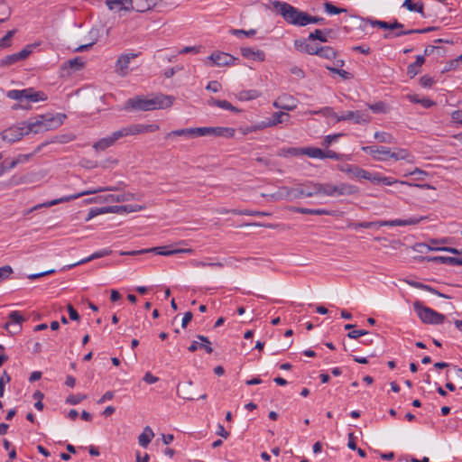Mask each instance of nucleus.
<instances>
[{"label":"nucleus","instance_id":"f257e3e1","mask_svg":"<svg viewBox=\"0 0 462 462\" xmlns=\"http://www.w3.org/2000/svg\"><path fill=\"white\" fill-rule=\"evenodd\" d=\"M65 117V115L60 114L56 116L51 114L39 115L33 118L29 119L27 122H23L22 124L23 126H13L4 130L1 133V137L4 141L8 143H14L31 132L38 134L41 132L56 129L62 125L63 118Z\"/></svg>","mask_w":462,"mask_h":462},{"label":"nucleus","instance_id":"f03ea898","mask_svg":"<svg viewBox=\"0 0 462 462\" xmlns=\"http://www.w3.org/2000/svg\"><path fill=\"white\" fill-rule=\"evenodd\" d=\"M273 8L282 16L284 21L294 26L303 27L307 25L308 13L281 1H273Z\"/></svg>","mask_w":462,"mask_h":462},{"label":"nucleus","instance_id":"7ed1b4c3","mask_svg":"<svg viewBox=\"0 0 462 462\" xmlns=\"http://www.w3.org/2000/svg\"><path fill=\"white\" fill-rule=\"evenodd\" d=\"M427 217H411L407 219H393V220H378L371 222H358V223H348V227L355 229L358 227L371 228V227H382V226H415L426 219Z\"/></svg>","mask_w":462,"mask_h":462},{"label":"nucleus","instance_id":"20e7f679","mask_svg":"<svg viewBox=\"0 0 462 462\" xmlns=\"http://www.w3.org/2000/svg\"><path fill=\"white\" fill-rule=\"evenodd\" d=\"M413 308L423 323L441 324L445 320V316L434 310L428 308L422 302L417 300L413 303Z\"/></svg>","mask_w":462,"mask_h":462},{"label":"nucleus","instance_id":"39448f33","mask_svg":"<svg viewBox=\"0 0 462 462\" xmlns=\"http://www.w3.org/2000/svg\"><path fill=\"white\" fill-rule=\"evenodd\" d=\"M7 97L11 99L19 100L23 102V100L29 102H37L39 100H46L47 96L45 93L42 91H34L33 88H26L22 90H10L7 92Z\"/></svg>","mask_w":462,"mask_h":462},{"label":"nucleus","instance_id":"423d86ee","mask_svg":"<svg viewBox=\"0 0 462 462\" xmlns=\"http://www.w3.org/2000/svg\"><path fill=\"white\" fill-rule=\"evenodd\" d=\"M174 102L172 96L155 94L146 97V111L155 109H165L171 107Z\"/></svg>","mask_w":462,"mask_h":462},{"label":"nucleus","instance_id":"0eeeda50","mask_svg":"<svg viewBox=\"0 0 462 462\" xmlns=\"http://www.w3.org/2000/svg\"><path fill=\"white\" fill-rule=\"evenodd\" d=\"M196 132L199 136H207V135H214V136H223L226 138H231L235 135V129L231 127H197Z\"/></svg>","mask_w":462,"mask_h":462},{"label":"nucleus","instance_id":"6e6552de","mask_svg":"<svg viewBox=\"0 0 462 462\" xmlns=\"http://www.w3.org/2000/svg\"><path fill=\"white\" fill-rule=\"evenodd\" d=\"M367 180L374 184H383L386 186H391L394 183L400 182L401 184L415 186V187H418L420 189H434L430 184H411L407 181H398L397 180L390 178V177H383L379 174H372L371 172H369V179H367Z\"/></svg>","mask_w":462,"mask_h":462},{"label":"nucleus","instance_id":"1a4fd4ad","mask_svg":"<svg viewBox=\"0 0 462 462\" xmlns=\"http://www.w3.org/2000/svg\"><path fill=\"white\" fill-rule=\"evenodd\" d=\"M140 54L141 53H126L120 55L115 65V72L120 77H125L129 73V64L131 60Z\"/></svg>","mask_w":462,"mask_h":462},{"label":"nucleus","instance_id":"9d476101","mask_svg":"<svg viewBox=\"0 0 462 462\" xmlns=\"http://www.w3.org/2000/svg\"><path fill=\"white\" fill-rule=\"evenodd\" d=\"M11 322H6L4 328L10 334L18 333L22 329L21 324L25 321V318L20 313V311L14 310L9 314Z\"/></svg>","mask_w":462,"mask_h":462},{"label":"nucleus","instance_id":"9b49d317","mask_svg":"<svg viewBox=\"0 0 462 462\" xmlns=\"http://www.w3.org/2000/svg\"><path fill=\"white\" fill-rule=\"evenodd\" d=\"M32 53V45H27L24 49L17 53L7 55L0 61L1 67H7L13 65L18 61L23 60L28 58Z\"/></svg>","mask_w":462,"mask_h":462},{"label":"nucleus","instance_id":"f8f14e48","mask_svg":"<svg viewBox=\"0 0 462 462\" xmlns=\"http://www.w3.org/2000/svg\"><path fill=\"white\" fill-rule=\"evenodd\" d=\"M371 120V116L363 111H347L340 116L337 121H354L356 124H367Z\"/></svg>","mask_w":462,"mask_h":462},{"label":"nucleus","instance_id":"ddd939ff","mask_svg":"<svg viewBox=\"0 0 462 462\" xmlns=\"http://www.w3.org/2000/svg\"><path fill=\"white\" fill-rule=\"evenodd\" d=\"M144 127L142 125H132L126 127H124L118 131H116L110 135V139L113 143H116L118 139L128 136V135H134L137 134H140L143 131Z\"/></svg>","mask_w":462,"mask_h":462},{"label":"nucleus","instance_id":"4468645a","mask_svg":"<svg viewBox=\"0 0 462 462\" xmlns=\"http://www.w3.org/2000/svg\"><path fill=\"white\" fill-rule=\"evenodd\" d=\"M214 65L218 67L221 66H231L237 60L232 55L222 52V51H215L208 58Z\"/></svg>","mask_w":462,"mask_h":462},{"label":"nucleus","instance_id":"2eb2a0df","mask_svg":"<svg viewBox=\"0 0 462 462\" xmlns=\"http://www.w3.org/2000/svg\"><path fill=\"white\" fill-rule=\"evenodd\" d=\"M362 150L373 156L376 161H386L389 159L390 148L384 146H363Z\"/></svg>","mask_w":462,"mask_h":462},{"label":"nucleus","instance_id":"dca6fc26","mask_svg":"<svg viewBox=\"0 0 462 462\" xmlns=\"http://www.w3.org/2000/svg\"><path fill=\"white\" fill-rule=\"evenodd\" d=\"M102 190H104V189H95V190H87V191L80 192L79 194H75V195H71V196H68V197H63V198H60V199H53L51 201L37 205L33 208H32V210H34V209H37V208H43V207H45V208L51 207V206H54V205H57L59 203H62V202H68V201L76 199H78L79 197H82V196H85V195H88V194H94V193H97V191H102Z\"/></svg>","mask_w":462,"mask_h":462},{"label":"nucleus","instance_id":"f3484780","mask_svg":"<svg viewBox=\"0 0 462 462\" xmlns=\"http://www.w3.org/2000/svg\"><path fill=\"white\" fill-rule=\"evenodd\" d=\"M152 253L158 255L169 256L177 254L180 253H192V249H173L171 245L157 246L152 248H146V254Z\"/></svg>","mask_w":462,"mask_h":462},{"label":"nucleus","instance_id":"a211bd4d","mask_svg":"<svg viewBox=\"0 0 462 462\" xmlns=\"http://www.w3.org/2000/svg\"><path fill=\"white\" fill-rule=\"evenodd\" d=\"M273 106L279 109L291 111L296 108V101L290 95H282L279 97L274 102Z\"/></svg>","mask_w":462,"mask_h":462},{"label":"nucleus","instance_id":"6ab92c4d","mask_svg":"<svg viewBox=\"0 0 462 462\" xmlns=\"http://www.w3.org/2000/svg\"><path fill=\"white\" fill-rule=\"evenodd\" d=\"M125 210L126 208L125 206H108L101 208L91 209L88 214L86 221H89L94 217L102 213H122Z\"/></svg>","mask_w":462,"mask_h":462},{"label":"nucleus","instance_id":"aec40b11","mask_svg":"<svg viewBox=\"0 0 462 462\" xmlns=\"http://www.w3.org/2000/svg\"><path fill=\"white\" fill-rule=\"evenodd\" d=\"M125 111H144V97L137 96L134 98H129L124 105Z\"/></svg>","mask_w":462,"mask_h":462},{"label":"nucleus","instance_id":"412c9836","mask_svg":"<svg viewBox=\"0 0 462 462\" xmlns=\"http://www.w3.org/2000/svg\"><path fill=\"white\" fill-rule=\"evenodd\" d=\"M168 6L176 7L177 5L168 3L165 0H146V13L148 11L163 12Z\"/></svg>","mask_w":462,"mask_h":462},{"label":"nucleus","instance_id":"4be33fe9","mask_svg":"<svg viewBox=\"0 0 462 462\" xmlns=\"http://www.w3.org/2000/svg\"><path fill=\"white\" fill-rule=\"evenodd\" d=\"M358 192H359V189H358V187H356L355 185L345 183V182H340V183L337 184L336 197L352 196V195L357 194Z\"/></svg>","mask_w":462,"mask_h":462},{"label":"nucleus","instance_id":"5701e85b","mask_svg":"<svg viewBox=\"0 0 462 462\" xmlns=\"http://www.w3.org/2000/svg\"><path fill=\"white\" fill-rule=\"evenodd\" d=\"M282 199L293 200L302 198V191L300 187L291 188L282 186L281 187Z\"/></svg>","mask_w":462,"mask_h":462},{"label":"nucleus","instance_id":"b1692460","mask_svg":"<svg viewBox=\"0 0 462 462\" xmlns=\"http://www.w3.org/2000/svg\"><path fill=\"white\" fill-rule=\"evenodd\" d=\"M241 54L244 58L251 59L254 60L263 61L265 59V54L263 51H254V49L249 47L241 48Z\"/></svg>","mask_w":462,"mask_h":462},{"label":"nucleus","instance_id":"393cba45","mask_svg":"<svg viewBox=\"0 0 462 462\" xmlns=\"http://www.w3.org/2000/svg\"><path fill=\"white\" fill-rule=\"evenodd\" d=\"M106 5L112 10L120 7L119 10L130 11L134 10L133 0H106Z\"/></svg>","mask_w":462,"mask_h":462},{"label":"nucleus","instance_id":"a878e982","mask_svg":"<svg viewBox=\"0 0 462 462\" xmlns=\"http://www.w3.org/2000/svg\"><path fill=\"white\" fill-rule=\"evenodd\" d=\"M294 46L298 51L310 55H315V52H317V47L309 43L307 39L295 40Z\"/></svg>","mask_w":462,"mask_h":462},{"label":"nucleus","instance_id":"bb28decb","mask_svg":"<svg viewBox=\"0 0 462 462\" xmlns=\"http://www.w3.org/2000/svg\"><path fill=\"white\" fill-rule=\"evenodd\" d=\"M177 393L180 397L185 400H194L195 394L192 393V382L189 381L187 383L178 386Z\"/></svg>","mask_w":462,"mask_h":462},{"label":"nucleus","instance_id":"cd10ccee","mask_svg":"<svg viewBox=\"0 0 462 462\" xmlns=\"http://www.w3.org/2000/svg\"><path fill=\"white\" fill-rule=\"evenodd\" d=\"M344 171L347 172L348 174H350L351 176H353L358 180L369 179V171H367L360 167H357V166L349 165L344 170Z\"/></svg>","mask_w":462,"mask_h":462},{"label":"nucleus","instance_id":"c85d7f7f","mask_svg":"<svg viewBox=\"0 0 462 462\" xmlns=\"http://www.w3.org/2000/svg\"><path fill=\"white\" fill-rule=\"evenodd\" d=\"M290 115L285 112H276L273 115V119L263 125V127L274 126L278 124L288 123Z\"/></svg>","mask_w":462,"mask_h":462},{"label":"nucleus","instance_id":"c756f323","mask_svg":"<svg viewBox=\"0 0 462 462\" xmlns=\"http://www.w3.org/2000/svg\"><path fill=\"white\" fill-rule=\"evenodd\" d=\"M299 187L302 191V197L311 198L315 195H319V190L318 189L319 183L310 182Z\"/></svg>","mask_w":462,"mask_h":462},{"label":"nucleus","instance_id":"7c9ffc66","mask_svg":"<svg viewBox=\"0 0 462 462\" xmlns=\"http://www.w3.org/2000/svg\"><path fill=\"white\" fill-rule=\"evenodd\" d=\"M111 253L110 250H107V249H104L102 251H99V252H96L94 254H92L90 256L85 258V259H82L77 263H71L69 265L67 266V269H70L74 266H77V265H79V264H83L85 263H88L89 261H92L94 259H97V258H100V257H104V256H106L108 255L109 254Z\"/></svg>","mask_w":462,"mask_h":462},{"label":"nucleus","instance_id":"2f4dec72","mask_svg":"<svg viewBox=\"0 0 462 462\" xmlns=\"http://www.w3.org/2000/svg\"><path fill=\"white\" fill-rule=\"evenodd\" d=\"M389 158H393L395 161L405 160L408 162H411L413 157L408 150L400 148L397 149L395 152H392L390 150Z\"/></svg>","mask_w":462,"mask_h":462},{"label":"nucleus","instance_id":"473e14b6","mask_svg":"<svg viewBox=\"0 0 462 462\" xmlns=\"http://www.w3.org/2000/svg\"><path fill=\"white\" fill-rule=\"evenodd\" d=\"M208 103L209 106H216L220 108L229 110L232 112H236V113L240 112V110L237 107L232 106V104L226 100H218V99H215V98L211 97Z\"/></svg>","mask_w":462,"mask_h":462},{"label":"nucleus","instance_id":"72a5a7b5","mask_svg":"<svg viewBox=\"0 0 462 462\" xmlns=\"http://www.w3.org/2000/svg\"><path fill=\"white\" fill-rule=\"evenodd\" d=\"M316 51L317 52H315V55L324 59L331 60L337 56L336 51L330 46L317 47Z\"/></svg>","mask_w":462,"mask_h":462},{"label":"nucleus","instance_id":"f704fd0d","mask_svg":"<svg viewBox=\"0 0 462 462\" xmlns=\"http://www.w3.org/2000/svg\"><path fill=\"white\" fill-rule=\"evenodd\" d=\"M318 189L319 190V194L328 197H336L337 195V185L331 183H319Z\"/></svg>","mask_w":462,"mask_h":462},{"label":"nucleus","instance_id":"c9c22d12","mask_svg":"<svg viewBox=\"0 0 462 462\" xmlns=\"http://www.w3.org/2000/svg\"><path fill=\"white\" fill-rule=\"evenodd\" d=\"M89 36H90L91 42L89 43L79 46L78 48L75 49V51L82 52V51L89 50L97 41L98 30L97 29H92L89 32Z\"/></svg>","mask_w":462,"mask_h":462},{"label":"nucleus","instance_id":"e433bc0d","mask_svg":"<svg viewBox=\"0 0 462 462\" xmlns=\"http://www.w3.org/2000/svg\"><path fill=\"white\" fill-rule=\"evenodd\" d=\"M430 261L441 263H449L453 265H462V259L448 257V256H435L429 259Z\"/></svg>","mask_w":462,"mask_h":462},{"label":"nucleus","instance_id":"4c0bfd02","mask_svg":"<svg viewBox=\"0 0 462 462\" xmlns=\"http://www.w3.org/2000/svg\"><path fill=\"white\" fill-rule=\"evenodd\" d=\"M189 136V137H198L196 128H184V129H179L171 131L167 134V136Z\"/></svg>","mask_w":462,"mask_h":462},{"label":"nucleus","instance_id":"58836bf2","mask_svg":"<svg viewBox=\"0 0 462 462\" xmlns=\"http://www.w3.org/2000/svg\"><path fill=\"white\" fill-rule=\"evenodd\" d=\"M408 284H410L411 286L414 287V288H418V289H421V290H425V291H428L430 292H432L434 294H437L439 295V297H442V298H448L447 295L441 293V292H439L437 290H435L434 288L429 286V285H426V284H423L421 282H407Z\"/></svg>","mask_w":462,"mask_h":462},{"label":"nucleus","instance_id":"ea45409f","mask_svg":"<svg viewBox=\"0 0 462 462\" xmlns=\"http://www.w3.org/2000/svg\"><path fill=\"white\" fill-rule=\"evenodd\" d=\"M84 67V62L79 57H76L72 60L66 61L63 65V69L69 68L75 71L81 69Z\"/></svg>","mask_w":462,"mask_h":462},{"label":"nucleus","instance_id":"a19ab883","mask_svg":"<svg viewBox=\"0 0 462 462\" xmlns=\"http://www.w3.org/2000/svg\"><path fill=\"white\" fill-rule=\"evenodd\" d=\"M435 30H436L435 27H427L424 29H411V30H407V31H399V32H395L394 36L400 37L402 35H409V34H413V33H427V32H432Z\"/></svg>","mask_w":462,"mask_h":462},{"label":"nucleus","instance_id":"79ce46f5","mask_svg":"<svg viewBox=\"0 0 462 462\" xmlns=\"http://www.w3.org/2000/svg\"><path fill=\"white\" fill-rule=\"evenodd\" d=\"M280 156H300L303 155V148H297V147H290L287 149H282L279 152Z\"/></svg>","mask_w":462,"mask_h":462},{"label":"nucleus","instance_id":"37998d69","mask_svg":"<svg viewBox=\"0 0 462 462\" xmlns=\"http://www.w3.org/2000/svg\"><path fill=\"white\" fill-rule=\"evenodd\" d=\"M232 214L235 215H244V216H271L272 214L269 212L264 211H254V210H239V209H233L231 210Z\"/></svg>","mask_w":462,"mask_h":462},{"label":"nucleus","instance_id":"c03bdc74","mask_svg":"<svg viewBox=\"0 0 462 462\" xmlns=\"http://www.w3.org/2000/svg\"><path fill=\"white\" fill-rule=\"evenodd\" d=\"M322 152L320 148L317 147H306L303 148V155H308L310 158H319L322 159Z\"/></svg>","mask_w":462,"mask_h":462},{"label":"nucleus","instance_id":"a18cd8bd","mask_svg":"<svg viewBox=\"0 0 462 462\" xmlns=\"http://www.w3.org/2000/svg\"><path fill=\"white\" fill-rule=\"evenodd\" d=\"M374 138L378 140L380 143H393L394 138L393 136L385 132H376L374 134Z\"/></svg>","mask_w":462,"mask_h":462},{"label":"nucleus","instance_id":"49530a36","mask_svg":"<svg viewBox=\"0 0 462 462\" xmlns=\"http://www.w3.org/2000/svg\"><path fill=\"white\" fill-rule=\"evenodd\" d=\"M113 144L114 143H112L110 137L108 136V137L103 138V139L97 141V143H95L93 145V148L96 151H104Z\"/></svg>","mask_w":462,"mask_h":462},{"label":"nucleus","instance_id":"de8ad7c7","mask_svg":"<svg viewBox=\"0 0 462 462\" xmlns=\"http://www.w3.org/2000/svg\"><path fill=\"white\" fill-rule=\"evenodd\" d=\"M260 96V93L257 90H243L238 94V98L240 100H251L257 98Z\"/></svg>","mask_w":462,"mask_h":462},{"label":"nucleus","instance_id":"09e8293b","mask_svg":"<svg viewBox=\"0 0 462 462\" xmlns=\"http://www.w3.org/2000/svg\"><path fill=\"white\" fill-rule=\"evenodd\" d=\"M324 9L330 14H339L342 13H346L347 10L346 8H339L332 5L330 2L324 3Z\"/></svg>","mask_w":462,"mask_h":462},{"label":"nucleus","instance_id":"8fccbe9b","mask_svg":"<svg viewBox=\"0 0 462 462\" xmlns=\"http://www.w3.org/2000/svg\"><path fill=\"white\" fill-rule=\"evenodd\" d=\"M365 21L370 23L373 27H378L381 29L391 30L390 23L380 21V20H373L371 18H366Z\"/></svg>","mask_w":462,"mask_h":462},{"label":"nucleus","instance_id":"3c124183","mask_svg":"<svg viewBox=\"0 0 462 462\" xmlns=\"http://www.w3.org/2000/svg\"><path fill=\"white\" fill-rule=\"evenodd\" d=\"M308 40H311V41L319 40V41H320L322 42H328V39H327L326 35L319 29H316L314 32H310V35H309Z\"/></svg>","mask_w":462,"mask_h":462},{"label":"nucleus","instance_id":"603ef678","mask_svg":"<svg viewBox=\"0 0 462 462\" xmlns=\"http://www.w3.org/2000/svg\"><path fill=\"white\" fill-rule=\"evenodd\" d=\"M16 30H11L7 32V33L0 39V48L9 47L11 45V40Z\"/></svg>","mask_w":462,"mask_h":462},{"label":"nucleus","instance_id":"864d4df0","mask_svg":"<svg viewBox=\"0 0 462 462\" xmlns=\"http://www.w3.org/2000/svg\"><path fill=\"white\" fill-rule=\"evenodd\" d=\"M87 398L85 394H70L67 397L66 402L71 405H76Z\"/></svg>","mask_w":462,"mask_h":462},{"label":"nucleus","instance_id":"5fc2aeb1","mask_svg":"<svg viewBox=\"0 0 462 462\" xmlns=\"http://www.w3.org/2000/svg\"><path fill=\"white\" fill-rule=\"evenodd\" d=\"M198 338L202 342V344H200L199 347L205 349L207 353L211 354L213 352V348L210 346L211 343L208 340V338L207 337H204L201 335H199Z\"/></svg>","mask_w":462,"mask_h":462},{"label":"nucleus","instance_id":"6e6d98bb","mask_svg":"<svg viewBox=\"0 0 462 462\" xmlns=\"http://www.w3.org/2000/svg\"><path fill=\"white\" fill-rule=\"evenodd\" d=\"M11 381V376L8 374L6 371H4L2 376L0 377V397L4 396L5 393V385Z\"/></svg>","mask_w":462,"mask_h":462},{"label":"nucleus","instance_id":"4d7b16f0","mask_svg":"<svg viewBox=\"0 0 462 462\" xmlns=\"http://www.w3.org/2000/svg\"><path fill=\"white\" fill-rule=\"evenodd\" d=\"M319 113H320V115L324 116L326 117H332V118H334L336 120V122H338L337 118L340 117V116H338L337 113H335L333 111V109L331 107H328V106L324 107V108L319 110Z\"/></svg>","mask_w":462,"mask_h":462},{"label":"nucleus","instance_id":"13d9d810","mask_svg":"<svg viewBox=\"0 0 462 462\" xmlns=\"http://www.w3.org/2000/svg\"><path fill=\"white\" fill-rule=\"evenodd\" d=\"M326 68L329 71H331L333 73L338 74L344 79H352V75L349 72H347V71H346L344 69H336V68H332V67H329V66H327Z\"/></svg>","mask_w":462,"mask_h":462},{"label":"nucleus","instance_id":"bf43d9fd","mask_svg":"<svg viewBox=\"0 0 462 462\" xmlns=\"http://www.w3.org/2000/svg\"><path fill=\"white\" fill-rule=\"evenodd\" d=\"M230 32L233 35L240 36V35H245L247 37H252L256 33V31L254 29H251L249 31L240 30V29H232L230 30Z\"/></svg>","mask_w":462,"mask_h":462},{"label":"nucleus","instance_id":"052dcab7","mask_svg":"<svg viewBox=\"0 0 462 462\" xmlns=\"http://www.w3.org/2000/svg\"><path fill=\"white\" fill-rule=\"evenodd\" d=\"M194 266L196 267H206V266H208V267H223L224 264L220 262H216V263H206V262H203V261H196L194 263Z\"/></svg>","mask_w":462,"mask_h":462},{"label":"nucleus","instance_id":"680f3d73","mask_svg":"<svg viewBox=\"0 0 462 462\" xmlns=\"http://www.w3.org/2000/svg\"><path fill=\"white\" fill-rule=\"evenodd\" d=\"M370 109L374 113H385V105L383 102H377L369 106Z\"/></svg>","mask_w":462,"mask_h":462},{"label":"nucleus","instance_id":"e2e57ef3","mask_svg":"<svg viewBox=\"0 0 462 462\" xmlns=\"http://www.w3.org/2000/svg\"><path fill=\"white\" fill-rule=\"evenodd\" d=\"M13 273V269L9 265H5L0 268V282L8 278Z\"/></svg>","mask_w":462,"mask_h":462},{"label":"nucleus","instance_id":"0e129e2a","mask_svg":"<svg viewBox=\"0 0 462 462\" xmlns=\"http://www.w3.org/2000/svg\"><path fill=\"white\" fill-rule=\"evenodd\" d=\"M420 72V67H417L415 63H411L407 67V75L412 79Z\"/></svg>","mask_w":462,"mask_h":462},{"label":"nucleus","instance_id":"69168bd1","mask_svg":"<svg viewBox=\"0 0 462 462\" xmlns=\"http://www.w3.org/2000/svg\"><path fill=\"white\" fill-rule=\"evenodd\" d=\"M340 157H341L340 154L337 153L336 152H334L332 150H327V151L322 152V159L329 158V159H334V160H339Z\"/></svg>","mask_w":462,"mask_h":462},{"label":"nucleus","instance_id":"338daca9","mask_svg":"<svg viewBox=\"0 0 462 462\" xmlns=\"http://www.w3.org/2000/svg\"><path fill=\"white\" fill-rule=\"evenodd\" d=\"M420 82L422 87L430 88L434 83V80L431 77L425 75L420 79Z\"/></svg>","mask_w":462,"mask_h":462},{"label":"nucleus","instance_id":"774afa93","mask_svg":"<svg viewBox=\"0 0 462 462\" xmlns=\"http://www.w3.org/2000/svg\"><path fill=\"white\" fill-rule=\"evenodd\" d=\"M221 88V85L218 81L213 80L208 82V84L206 87V89L210 90L212 92H218Z\"/></svg>","mask_w":462,"mask_h":462}]
</instances>
